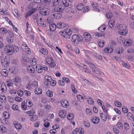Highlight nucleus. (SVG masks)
I'll return each instance as SVG.
<instances>
[{
    "instance_id": "obj_1",
    "label": "nucleus",
    "mask_w": 134,
    "mask_h": 134,
    "mask_svg": "<svg viewBox=\"0 0 134 134\" xmlns=\"http://www.w3.org/2000/svg\"><path fill=\"white\" fill-rule=\"evenodd\" d=\"M19 51L17 46L7 44L4 47V51L8 55L12 54L13 53H18Z\"/></svg>"
},
{
    "instance_id": "obj_2",
    "label": "nucleus",
    "mask_w": 134,
    "mask_h": 134,
    "mask_svg": "<svg viewBox=\"0 0 134 134\" xmlns=\"http://www.w3.org/2000/svg\"><path fill=\"white\" fill-rule=\"evenodd\" d=\"M82 39L83 38L81 36L75 34L72 36L71 41L74 44H77L82 41Z\"/></svg>"
},
{
    "instance_id": "obj_3",
    "label": "nucleus",
    "mask_w": 134,
    "mask_h": 134,
    "mask_svg": "<svg viewBox=\"0 0 134 134\" xmlns=\"http://www.w3.org/2000/svg\"><path fill=\"white\" fill-rule=\"evenodd\" d=\"M117 28L120 30L119 33L121 35H125L127 32L126 26L122 24H119L117 26Z\"/></svg>"
},
{
    "instance_id": "obj_4",
    "label": "nucleus",
    "mask_w": 134,
    "mask_h": 134,
    "mask_svg": "<svg viewBox=\"0 0 134 134\" xmlns=\"http://www.w3.org/2000/svg\"><path fill=\"white\" fill-rule=\"evenodd\" d=\"M72 32L69 29H67L66 31H60L59 33L63 37L65 38H68L70 37V36L72 34Z\"/></svg>"
},
{
    "instance_id": "obj_5",
    "label": "nucleus",
    "mask_w": 134,
    "mask_h": 134,
    "mask_svg": "<svg viewBox=\"0 0 134 134\" xmlns=\"http://www.w3.org/2000/svg\"><path fill=\"white\" fill-rule=\"evenodd\" d=\"M88 64L90 67L92 69V70L94 73L101 75L102 73L100 72L99 69L97 68L94 65L91 63H88Z\"/></svg>"
},
{
    "instance_id": "obj_6",
    "label": "nucleus",
    "mask_w": 134,
    "mask_h": 134,
    "mask_svg": "<svg viewBox=\"0 0 134 134\" xmlns=\"http://www.w3.org/2000/svg\"><path fill=\"white\" fill-rule=\"evenodd\" d=\"M46 63L49 65L51 68H53L55 66V64L52 59L49 57H47L45 59Z\"/></svg>"
},
{
    "instance_id": "obj_7",
    "label": "nucleus",
    "mask_w": 134,
    "mask_h": 134,
    "mask_svg": "<svg viewBox=\"0 0 134 134\" xmlns=\"http://www.w3.org/2000/svg\"><path fill=\"white\" fill-rule=\"evenodd\" d=\"M1 59V63L3 66L7 67L9 65L10 62L9 58L2 57Z\"/></svg>"
},
{
    "instance_id": "obj_8",
    "label": "nucleus",
    "mask_w": 134,
    "mask_h": 134,
    "mask_svg": "<svg viewBox=\"0 0 134 134\" xmlns=\"http://www.w3.org/2000/svg\"><path fill=\"white\" fill-rule=\"evenodd\" d=\"M14 36L13 33L12 31L9 32V36H7L6 38L7 41L9 43H11L13 40V38Z\"/></svg>"
},
{
    "instance_id": "obj_9",
    "label": "nucleus",
    "mask_w": 134,
    "mask_h": 134,
    "mask_svg": "<svg viewBox=\"0 0 134 134\" xmlns=\"http://www.w3.org/2000/svg\"><path fill=\"white\" fill-rule=\"evenodd\" d=\"M27 72L30 73L32 74H34L35 72V69L34 67L32 65H29L27 67Z\"/></svg>"
},
{
    "instance_id": "obj_10",
    "label": "nucleus",
    "mask_w": 134,
    "mask_h": 134,
    "mask_svg": "<svg viewBox=\"0 0 134 134\" xmlns=\"http://www.w3.org/2000/svg\"><path fill=\"white\" fill-rule=\"evenodd\" d=\"M64 9V7L63 6L60 5L57 6L54 8V10L55 12H59L60 13H62Z\"/></svg>"
},
{
    "instance_id": "obj_11",
    "label": "nucleus",
    "mask_w": 134,
    "mask_h": 134,
    "mask_svg": "<svg viewBox=\"0 0 134 134\" xmlns=\"http://www.w3.org/2000/svg\"><path fill=\"white\" fill-rule=\"evenodd\" d=\"M45 81L44 82V84L47 86L49 85V83L50 81L52 80L51 77L49 76H46L44 77Z\"/></svg>"
},
{
    "instance_id": "obj_12",
    "label": "nucleus",
    "mask_w": 134,
    "mask_h": 134,
    "mask_svg": "<svg viewBox=\"0 0 134 134\" xmlns=\"http://www.w3.org/2000/svg\"><path fill=\"white\" fill-rule=\"evenodd\" d=\"M84 38L86 42H88L91 40V36L90 34L88 32H85L83 34Z\"/></svg>"
},
{
    "instance_id": "obj_13",
    "label": "nucleus",
    "mask_w": 134,
    "mask_h": 134,
    "mask_svg": "<svg viewBox=\"0 0 134 134\" xmlns=\"http://www.w3.org/2000/svg\"><path fill=\"white\" fill-rule=\"evenodd\" d=\"M66 111L63 109L60 110L59 113V115L60 117L64 118L66 116Z\"/></svg>"
},
{
    "instance_id": "obj_14",
    "label": "nucleus",
    "mask_w": 134,
    "mask_h": 134,
    "mask_svg": "<svg viewBox=\"0 0 134 134\" xmlns=\"http://www.w3.org/2000/svg\"><path fill=\"white\" fill-rule=\"evenodd\" d=\"M40 13L43 15H48L50 12L48 9H40Z\"/></svg>"
},
{
    "instance_id": "obj_15",
    "label": "nucleus",
    "mask_w": 134,
    "mask_h": 134,
    "mask_svg": "<svg viewBox=\"0 0 134 134\" xmlns=\"http://www.w3.org/2000/svg\"><path fill=\"white\" fill-rule=\"evenodd\" d=\"M132 43V41L130 39H126L124 42V46L128 47L131 46Z\"/></svg>"
},
{
    "instance_id": "obj_16",
    "label": "nucleus",
    "mask_w": 134,
    "mask_h": 134,
    "mask_svg": "<svg viewBox=\"0 0 134 134\" xmlns=\"http://www.w3.org/2000/svg\"><path fill=\"white\" fill-rule=\"evenodd\" d=\"M100 121L99 118L96 116L92 117L91 122L94 124H97L99 123Z\"/></svg>"
},
{
    "instance_id": "obj_17",
    "label": "nucleus",
    "mask_w": 134,
    "mask_h": 134,
    "mask_svg": "<svg viewBox=\"0 0 134 134\" xmlns=\"http://www.w3.org/2000/svg\"><path fill=\"white\" fill-rule=\"evenodd\" d=\"M104 51L106 53H110L113 52V49L111 46H110V47H106L105 48Z\"/></svg>"
},
{
    "instance_id": "obj_18",
    "label": "nucleus",
    "mask_w": 134,
    "mask_h": 134,
    "mask_svg": "<svg viewBox=\"0 0 134 134\" xmlns=\"http://www.w3.org/2000/svg\"><path fill=\"white\" fill-rule=\"evenodd\" d=\"M13 124L14 127L16 129H20L21 128V125L18 122L15 121L13 122Z\"/></svg>"
},
{
    "instance_id": "obj_19",
    "label": "nucleus",
    "mask_w": 134,
    "mask_h": 134,
    "mask_svg": "<svg viewBox=\"0 0 134 134\" xmlns=\"http://www.w3.org/2000/svg\"><path fill=\"white\" fill-rule=\"evenodd\" d=\"M40 52L44 55H47L48 54V51L46 49L41 47L40 48Z\"/></svg>"
},
{
    "instance_id": "obj_20",
    "label": "nucleus",
    "mask_w": 134,
    "mask_h": 134,
    "mask_svg": "<svg viewBox=\"0 0 134 134\" xmlns=\"http://www.w3.org/2000/svg\"><path fill=\"white\" fill-rule=\"evenodd\" d=\"M61 104L63 107L66 108L69 105V103L68 101L66 100H62L61 102Z\"/></svg>"
},
{
    "instance_id": "obj_21",
    "label": "nucleus",
    "mask_w": 134,
    "mask_h": 134,
    "mask_svg": "<svg viewBox=\"0 0 134 134\" xmlns=\"http://www.w3.org/2000/svg\"><path fill=\"white\" fill-rule=\"evenodd\" d=\"M66 26V24L63 23L59 22L57 24V27L59 29L63 28Z\"/></svg>"
},
{
    "instance_id": "obj_22",
    "label": "nucleus",
    "mask_w": 134,
    "mask_h": 134,
    "mask_svg": "<svg viewBox=\"0 0 134 134\" xmlns=\"http://www.w3.org/2000/svg\"><path fill=\"white\" fill-rule=\"evenodd\" d=\"M107 115H105L104 113H100V117L103 121H105L107 120Z\"/></svg>"
},
{
    "instance_id": "obj_23",
    "label": "nucleus",
    "mask_w": 134,
    "mask_h": 134,
    "mask_svg": "<svg viewBox=\"0 0 134 134\" xmlns=\"http://www.w3.org/2000/svg\"><path fill=\"white\" fill-rule=\"evenodd\" d=\"M42 66L40 64H37L36 66V70L38 73H41L42 72Z\"/></svg>"
},
{
    "instance_id": "obj_24",
    "label": "nucleus",
    "mask_w": 134,
    "mask_h": 134,
    "mask_svg": "<svg viewBox=\"0 0 134 134\" xmlns=\"http://www.w3.org/2000/svg\"><path fill=\"white\" fill-rule=\"evenodd\" d=\"M2 75L4 77H6L8 75V72L7 70L5 69H3L1 71Z\"/></svg>"
},
{
    "instance_id": "obj_25",
    "label": "nucleus",
    "mask_w": 134,
    "mask_h": 134,
    "mask_svg": "<svg viewBox=\"0 0 134 134\" xmlns=\"http://www.w3.org/2000/svg\"><path fill=\"white\" fill-rule=\"evenodd\" d=\"M8 31L4 27L1 28L0 29V33L3 35L6 34Z\"/></svg>"
},
{
    "instance_id": "obj_26",
    "label": "nucleus",
    "mask_w": 134,
    "mask_h": 134,
    "mask_svg": "<svg viewBox=\"0 0 134 134\" xmlns=\"http://www.w3.org/2000/svg\"><path fill=\"white\" fill-rule=\"evenodd\" d=\"M50 31H53L56 29L57 26L55 24H52L49 25Z\"/></svg>"
},
{
    "instance_id": "obj_27",
    "label": "nucleus",
    "mask_w": 134,
    "mask_h": 134,
    "mask_svg": "<svg viewBox=\"0 0 134 134\" xmlns=\"http://www.w3.org/2000/svg\"><path fill=\"white\" fill-rule=\"evenodd\" d=\"M7 90V87L4 82H2L1 87V90L2 92H5Z\"/></svg>"
},
{
    "instance_id": "obj_28",
    "label": "nucleus",
    "mask_w": 134,
    "mask_h": 134,
    "mask_svg": "<svg viewBox=\"0 0 134 134\" xmlns=\"http://www.w3.org/2000/svg\"><path fill=\"white\" fill-rule=\"evenodd\" d=\"M124 51V49L121 47H119L117 48L115 52L118 54L122 53Z\"/></svg>"
},
{
    "instance_id": "obj_29",
    "label": "nucleus",
    "mask_w": 134,
    "mask_h": 134,
    "mask_svg": "<svg viewBox=\"0 0 134 134\" xmlns=\"http://www.w3.org/2000/svg\"><path fill=\"white\" fill-rule=\"evenodd\" d=\"M67 118L69 121L72 120L74 118V115L72 113H69L67 115Z\"/></svg>"
},
{
    "instance_id": "obj_30",
    "label": "nucleus",
    "mask_w": 134,
    "mask_h": 134,
    "mask_svg": "<svg viewBox=\"0 0 134 134\" xmlns=\"http://www.w3.org/2000/svg\"><path fill=\"white\" fill-rule=\"evenodd\" d=\"M34 92L36 94H41L42 92V90L40 88H36Z\"/></svg>"
},
{
    "instance_id": "obj_31",
    "label": "nucleus",
    "mask_w": 134,
    "mask_h": 134,
    "mask_svg": "<svg viewBox=\"0 0 134 134\" xmlns=\"http://www.w3.org/2000/svg\"><path fill=\"white\" fill-rule=\"evenodd\" d=\"M22 59L23 61L29 63L30 62V59L26 55H23L22 56Z\"/></svg>"
},
{
    "instance_id": "obj_32",
    "label": "nucleus",
    "mask_w": 134,
    "mask_h": 134,
    "mask_svg": "<svg viewBox=\"0 0 134 134\" xmlns=\"http://www.w3.org/2000/svg\"><path fill=\"white\" fill-rule=\"evenodd\" d=\"M30 63L31 64H32V65H34L36 64L37 63V61L36 60V59L35 58H32L30 59Z\"/></svg>"
},
{
    "instance_id": "obj_33",
    "label": "nucleus",
    "mask_w": 134,
    "mask_h": 134,
    "mask_svg": "<svg viewBox=\"0 0 134 134\" xmlns=\"http://www.w3.org/2000/svg\"><path fill=\"white\" fill-rule=\"evenodd\" d=\"M3 115L5 119H8L9 118L10 115L9 113L5 111L3 113Z\"/></svg>"
},
{
    "instance_id": "obj_34",
    "label": "nucleus",
    "mask_w": 134,
    "mask_h": 134,
    "mask_svg": "<svg viewBox=\"0 0 134 134\" xmlns=\"http://www.w3.org/2000/svg\"><path fill=\"white\" fill-rule=\"evenodd\" d=\"M36 10L37 9L36 8H32V9L31 11L30 10L29 11L27 12L26 13L27 14V15H28V16H30L31 15L34 13Z\"/></svg>"
},
{
    "instance_id": "obj_35",
    "label": "nucleus",
    "mask_w": 134,
    "mask_h": 134,
    "mask_svg": "<svg viewBox=\"0 0 134 134\" xmlns=\"http://www.w3.org/2000/svg\"><path fill=\"white\" fill-rule=\"evenodd\" d=\"M84 5L82 4H79L77 6V8L79 10H82L84 7Z\"/></svg>"
},
{
    "instance_id": "obj_36",
    "label": "nucleus",
    "mask_w": 134,
    "mask_h": 134,
    "mask_svg": "<svg viewBox=\"0 0 134 134\" xmlns=\"http://www.w3.org/2000/svg\"><path fill=\"white\" fill-rule=\"evenodd\" d=\"M97 103L99 105L101 106L102 109H105V107L102 105L103 103L102 101L99 99H98L97 100Z\"/></svg>"
},
{
    "instance_id": "obj_37",
    "label": "nucleus",
    "mask_w": 134,
    "mask_h": 134,
    "mask_svg": "<svg viewBox=\"0 0 134 134\" xmlns=\"http://www.w3.org/2000/svg\"><path fill=\"white\" fill-rule=\"evenodd\" d=\"M0 129L1 132L3 133H5L7 132V129L4 126L2 125L0 126Z\"/></svg>"
},
{
    "instance_id": "obj_38",
    "label": "nucleus",
    "mask_w": 134,
    "mask_h": 134,
    "mask_svg": "<svg viewBox=\"0 0 134 134\" xmlns=\"http://www.w3.org/2000/svg\"><path fill=\"white\" fill-rule=\"evenodd\" d=\"M46 94L47 96L49 97H52L53 94V92L50 91L49 90H48L47 91L46 93Z\"/></svg>"
},
{
    "instance_id": "obj_39",
    "label": "nucleus",
    "mask_w": 134,
    "mask_h": 134,
    "mask_svg": "<svg viewBox=\"0 0 134 134\" xmlns=\"http://www.w3.org/2000/svg\"><path fill=\"white\" fill-rule=\"evenodd\" d=\"M34 6V4L32 3H29L27 7V10L31 9Z\"/></svg>"
},
{
    "instance_id": "obj_40",
    "label": "nucleus",
    "mask_w": 134,
    "mask_h": 134,
    "mask_svg": "<svg viewBox=\"0 0 134 134\" xmlns=\"http://www.w3.org/2000/svg\"><path fill=\"white\" fill-rule=\"evenodd\" d=\"M61 13H56L55 14H54L53 15L55 17L56 19H59L62 17V15Z\"/></svg>"
},
{
    "instance_id": "obj_41",
    "label": "nucleus",
    "mask_w": 134,
    "mask_h": 134,
    "mask_svg": "<svg viewBox=\"0 0 134 134\" xmlns=\"http://www.w3.org/2000/svg\"><path fill=\"white\" fill-rule=\"evenodd\" d=\"M38 116L36 115H34L31 117L30 120L32 121H34L38 119Z\"/></svg>"
},
{
    "instance_id": "obj_42",
    "label": "nucleus",
    "mask_w": 134,
    "mask_h": 134,
    "mask_svg": "<svg viewBox=\"0 0 134 134\" xmlns=\"http://www.w3.org/2000/svg\"><path fill=\"white\" fill-rule=\"evenodd\" d=\"M116 126L119 129H122L123 125L121 122L119 121L116 124Z\"/></svg>"
},
{
    "instance_id": "obj_43",
    "label": "nucleus",
    "mask_w": 134,
    "mask_h": 134,
    "mask_svg": "<svg viewBox=\"0 0 134 134\" xmlns=\"http://www.w3.org/2000/svg\"><path fill=\"white\" fill-rule=\"evenodd\" d=\"M106 17L108 19H111L113 16V15L111 13H108L106 14Z\"/></svg>"
},
{
    "instance_id": "obj_44",
    "label": "nucleus",
    "mask_w": 134,
    "mask_h": 134,
    "mask_svg": "<svg viewBox=\"0 0 134 134\" xmlns=\"http://www.w3.org/2000/svg\"><path fill=\"white\" fill-rule=\"evenodd\" d=\"M87 102L89 104H93L94 103V101L93 99L91 97H90L88 99L87 98Z\"/></svg>"
},
{
    "instance_id": "obj_45",
    "label": "nucleus",
    "mask_w": 134,
    "mask_h": 134,
    "mask_svg": "<svg viewBox=\"0 0 134 134\" xmlns=\"http://www.w3.org/2000/svg\"><path fill=\"white\" fill-rule=\"evenodd\" d=\"M56 83V82L55 80L52 79V80L49 83V85H48V86H49V84H50L52 86H54L55 85Z\"/></svg>"
},
{
    "instance_id": "obj_46",
    "label": "nucleus",
    "mask_w": 134,
    "mask_h": 134,
    "mask_svg": "<svg viewBox=\"0 0 134 134\" xmlns=\"http://www.w3.org/2000/svg\"><path fill=\"white\" fill-rule=\"evenodd\" d=\"M62 3L64 5L65 7H67L69 6V4L66 0H63Z\"/></svg>"
},
{
    "instance_id": "obj_47",
    "label": "nucleus",
    "mask_w": 134,
    "mask_h": 134,
    "mask_svg": "<svg viewBox=\"0 0 134 134\" xmlns=\"http://www.w3.org/2000/svg\"><path fill=\"white\" fill-rule=\"evenodd\" d=\"M126 58L127 60L130 61H132L133 60V57L130 55H126Z\"/></svg>"
},
{
    "instance_id": "obj_48",
    "label": "nucleus",
    "mask_w": 134,
    "mask_h": 134,
    "mask_svg": "<svg viewBox=\"0 0 134 134\" xmlns=\"http://www.w3.org/2000/svg\"><path fill=\"white\" fill-rule=\"evenodd\" d=\"M20 81V79L19 77H16L14 81V82H15V84L16 86L17 84L18 83H19Z\"/></svg>"
},
{
    "instance_id": "obj_49",
    "label": "nucleus",
    "mask_w": 134,
    "mask_h": 134,
    "mask_svg": "<svg viewBox=\"0 0 134 134\" xmlns=\"http://www.w3.org/2000/svg\"><path fill=\"white\" fill-rule=\"evenodd\" d=\"M71 87L72 92L74 93H76L77 92V90H76L75 86L73 84H71Z\"/></svg>"
},
{
    "instance_id": "obj_50",
    "label": "nucleus",
    "mask_w": 134,
    "mask_h": 134,
    "mask_svg": "<svg viewBox=\"0 0 134 134\" xmlns=\"http://www.w3.org/2000/svg\"><path fill=\"white\" fill-rule=\"evenodd\" d=\"M0 98L1 99V100L2 102H5L6 100V98L5 97L4 95H1L0 96Z\"/></svg>"
},
{
    "instance_id": "obj_51",
    "label": "nucleus",
    "mask_w": 134,
    "mask_h": 134,
    "mask_svg": "<svg viewBox=\"0 0 134 134\" xmlns=\"http://www.w3.org/2000/svg\"><path fill=\"white\" fill-rule=\"evenodd\" d=\"M22 48L23 51L27 53H29V52H30V49L28 46L26 48H24L23 47H22Z\"/></svg>"
},
{
    "instance_id": "obj_52",
    "label": "nucleus",
    "mask_w": 134,
    "mask_h": 134,
    "mask_svg": "<svg viewBox=\"0 0 134 134\" xmlns=\"http://www.w3.org/2000/svg\"><path fill=\"white\" fill-rule=\"evenodd\" d=\"M83 80L85 82L86 84L88 86H89L91 84L90 82L87 79H83Z\"/></svg>"
},
{
    "instance_id": "obj_53",
    "label": "nucleus",
    "mask_w": 134,
    "mask_h": 134,
    "mask_svg": "<svg viewBox=\"0 0 134 134\" xmlns=\"http://www.w3.org/2000/svg\"><path fill=\"white\" fill-rule=\"evenodd\" d=\"M124 129L126 130H128L129 128V124L127 123H125L124 125Z\"/></svg>"
},
{
    "instance_id": "obj_54",
    "label": "nucleus",
    "mask_w": 134,
    "mask_h": 134,
    "mask_svg": "<svg viewBox=\"0 0 134 134\" xmlns=\"http://www.w3.org/2000/svg\"><path fill=\"white\" fill-rule=\"evenodd\" d=\"M122 64L123 66L126 68L129 69L130 67V65L124 62H122Z\"/></svg>"
},
{
    "instance_id": "obj_55",
    "label": "nucleus",
    "mask_w": 134,
    "mask_h": 134,
    "mask_svg": "<svg viewBox=\"0 0 134 134\" xmlns=\"http://www.w3.org/2000/svg\"><path fill=\"white\" fill-rule=\"evenodd\" d=\"M77 99L80 101L83 100V97L80 94H78L77 96Z\"/></svg>"
},
{
    "instance_id": "obj_56",
    "label": "nucleus",
    "mask_w": 134,
    "mask_h": 134,
    "mask_svg": "<svg viewBox=\"0 0 134 134\" xmlns=\"http://www.w3.org/2000/svg\"><path fill=\"white\" fill-rule=\"evenodd\" d=\"M78 132L80 134H84V129L82 128H79L78 129Z\"/></svg>"
},
{
    "instance_id": "obj_57",
    "label": "nucleus",
    "mask_w": 134,
    "mask_h": 134,
    "mask_svg": "<svg viewBox=\"0 0 134 134\" xmlns=\"http://www.w3.org/2000/svg\"><path fill=\"white\" fill-rule=\"evenodd\" d=\"M26 112L27 114H28L29 116H31L34 113V112L33 111V109H32V110L27 111Z\"/></svg>"
},
{
    "instance_id": "obj_58",
    "label": "nucleus",
    "mask_w": 134,
    "mask_h": 134,
    "mask_svg": "<svg viewBox=\"0 0 134 134\" xmlns=\"http://www.w3.org/2000/svg\"><path fill=\"white\" fill-rule=\"evenodd\" d=\"M108 24L110 27L111 28H112L114 26V23L113 21L111 20L109 21Z\"/></svg>"
},
{
    "instance_id": "obj_59",
    "label": "nucleus",
    "mask_w": 134,
    "mask_h": 134,
    "mask_svg": "<svg viewBox=\"0 0 134 134\" xmlns=\"http://www.w3.org/2000/svg\"><path fill=\"white\" fill-rule=\"evenodd\" d=\"M24 93V92H23V91L20 90H18V91L17 94L18 95L20 96L21 97L23 96V95Z\"/></svg>"
},
{
    "instance_id": "obj_60",
    "label": "nucleus",
    "mask_w": 134,
    "mask_h": 134,
    "mask_svg": "<svg viewBox=\"0 0 134 134\" xmlns=\"http://www.w3.org/2000/svg\"><path fill=\"white\" fill-rule=\"evenodd\" d=\"M98 45L100 47H103L104 46V42L103 41H100L98 43Z\"/></svg>"
},
{
    "instance_id": "obj_61",
    "label": "nucleus",
    "mask_w": 134,
    "mask_h": 134,
    "mask_svg": "<svg viewBox=\"0 0 134 134\" xmlns=\"http://www.w3.org/2000/svg\"><path fill=\"white\" fill-rule=\"evenodd\" d=\"M85 126L87 127H89L90 126V123L87 121H86L84 122Z\"/></svg>"
},
{
    "instance_id": "obj_62",
    "label": "nucleus",
    "mask_w": 134,
    "mask_h": 134,
    "mask_svg": "<svg viewBox=\"0 0 134 134\" xmlns=\"http://www.w3.org/2000/svg\"><path fill=\"white\" fill-rule=\"evenodd\" d=\"M98 29L99 31L103 32V31L105 29V28L104 27V26H102L100 27H99L98 28Z\"/></svg>"
},
{
    "instance_id": "obj_63",
    "label": "nucleus",
    "mask_w": 134,
    "mask_h": 134,
    "mask_svg": "<svg viewBox=\"0 0 134 134\" xmlns=\"http://www.w3.org/2000/svg\"><path fill=\"white\" fill-rule=\"evenodd\" d=\"M32 85L35 87H38V82L36 81H34L32 83Z\"/></svg>"
},
{
    "instance_id": "obj_64",
    "label": "nucleus",
    "mask_w": 134,
    "mask_h": 134,
    "mask_svg": "<svg viewBox=\"0 0 134 134\" xmlns=\"http://www.w3.org/2000/svg\"><path fill=\"white\" fill-rule=\"evenodd\" d=\"M24 93L26 96H29L31 94L30 92L27 90H24Z\"/></svg>"
}]
</instances>
